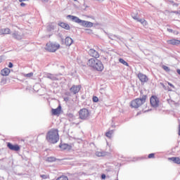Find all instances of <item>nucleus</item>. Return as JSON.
<instances>
[{"instance_id": "nucleus-10", "label": "nucleus", "mask_w": 180, "mask_h": 180, "mask_svg": "<svg viewBox=\"0 0 180 180\" xmlns=\"http://www.w3.org/2000/svg\"><path fill=\"white\" fill-rule=\"evenodd\" d=\"M46 78H49V79H51V81H58L60 79L58 75H53L50 73L46 75Z\"/></svg>"}, {"instance_id": "nucleus-27", "label": "nucleus", "mask_w": 180, "mask_h": 180, "mask_svg": "<svg viewBox=\"0 0 180 180\" xmlns=\"http://www.w3.org/2000/svg\"><path fill=\"white\" fill-rule=\"evenodd\" d=\"M22 75L25 78H32V77L33 76V72H30V73H27V74H23Z\"/></svg>"}, {"instance_id": "nucleus-11", "label": "nucleus", "mask_w": 180, "mask_h": 180, "mask_svg": "<svg viewBox=\"0 0 180 180\" xmlns=\"http://www.w3.org/2000/svg\"><path fill=\"white\" fill-rule=\"evenodd\" d=\"M89 54L91 56V57H94V58H99V53L95 49H89Z\"/></svg>"}, {"instance_id": "nucleus-13", "label": "nucleus", "mask_w": 180, "mask_h": 180, "mask_svg": "<svg viewBox=\"0 0 180 180\" xmlns=\"http://www.w3.org/2000/svg\"><path fill=\"white\" fill-rule=\"evenodd\" d=\"M98 60V59L96 58H91L88 60L87 62V65H89V67H91V68H95V64H96V61Z\"/></svg>"}, {"instance_id": "nucleus-5", "label": "nucleus", "mask_w": 180, "mask_h": 180, "mask_svg": "<svg viewBox=\"0 0 180 180\" xmlns=\"http://www.w3.org/2000/svg\"><path fill=\"white\" fill-rule=\"evenodd\" d=\"M131 18L136 20V22H139L143 26H147V21L143 18H139V12L137 11H133L131 13Z\"/></svg>"}, {"instance_id": "nucleus-8", "label": "nucleus", "mask_w": 180, "mask_h": 180, "mask_svg": "<svg viewBox=\"0 0 180 180\" xmlns=\"http://www.w3.org/2000/svg\"><path fill=\"white\" fill-rule=\"evenodd\" d=\"M96 64L94 66V70H96V71H103V64L102 63V62L99 60L97 59V60H96Z\"/></svg>"}, {"instance_id": "nucleus-48", "label": "nucleus", "mask_w": 180, "mask_h": 180, "mask_svg": "<svg viewBox=\"0 0 180 180\" xmlns=\"http://www.w3.org/2000/svg\"><path fill=\"white\" fill-rule=\"evenodd\" d=\"M26 0H19V2H25Z\"/></svg>"}, {"instance_id": "nucleus-46", "label": "nucleus", "mask_w": 180, "mask_h": 180, "mask_svg": "<svg viewBox=\"0 0 180 180\" xmlns=\"http://www.w3.org/2000/svg\"><path fill=\"white\" fill-rule=\"evenodd\" d=\"M96 1H98V2H103V1L105 0H96Z\"/></svg>"}, {"instance_id": "nucleus-18", "label": "nucleus", "mask_w": 180, "mask_h": 180, "mask_svg": "<svg viewBox=\"0 0 180 180\" xmlns=\"http://www.w3.org/2000/svg\"><path fill=\"white\" fill-rule=\"evenodd\" d=\"M61 113V105H58L56 109H52V115L57 116Z\"/></svg>"}, {"instance_id": "nucleus-33", "label": "nucleus", "mask_w": 180, "mask_h": 180, "mask_svg": "<svg viewBox=\"0 0 180 180\" xmlns=\"http://www.w3.org/2000/svg\"><path fill=\"white\" fill-rule=\"evenodd\" d=\"M162 68L163 70H165V71H167V72L170 71L169 68H168L167 66L163 65Z\"/></svg>"}, {"instance_id": "nucleus-6", "label": "nucleus", "mask_w": 180, "mask_h": 180, "mask_svg": "<svg viewBox=\"0 0 180 180\" xmlns=\"http://www.w3.org/2000/svg\"><path fill=\"white\" fill-rule=\"evenodd\" d=\"M160 104V100L155 96H153L150 98V105L153 108H158V105Z\"/></svg>"}, {"instance_id": "nucleus-3", "label": "nucleus", "mask_w": 180, "mask_h": 180, "mask_svg": "<svg viewBox=\"0 0 180 180\" xmlns=\"http://www.w3.org/2000/svg\"><path fill=\"white\" fill-rule=\"evenodd\" d=\"M91 116V112L86 108H82L79 111V119L82 120H88Z\"/></svg>"}, {"instance_id": "nucleus-19", "label": "nucleus", "mask_w": 180, "mask_h": 180, "mask_svg": "<svg viewBox=\"0 0 180 180\" xmlns=\"http://www.w3.org/2000/svg\"><path fill=\"white\" fill-rule=\"evenodd\" d=\"M58 26H60V27H63V29H65V30H70V25L65 22H59Z\"/></svg>"}, {"instance_id": "nucleus-36", "label": "nucleus", "mask_w": 180, "mask_h": 180, "mask_svg": "<svg viewBox=\"0 0 180 180\" xmlns=\"http://www.w3.org/2000/svg\"><path fill=\"white\" fill-rule=\"evenodd\" d=\"M154 153H150L148 155V158H154Z\"/></svg>"}, {"instance_id": "nucleus-1", "label": "nucleus", "mask_w": 180, "mask_h": 180, "mask_svg": "<svg viewBox=\"0 0 180 180\" xmlns=\"http://www.w3.org/2000/svg\"><path fill=\"white\" fill-rule=\"evenodd\" d=\"M46 140L49 143H52V144H56L60 140V136H58V130L51 129L46 134Z\"/></svg>"}, {"instance_id": "nucleus-29", "label": "nucleus", "mask_w": 180, "mask_h": 180, "mask_svg": "<svg viewBox=\"0 0 180 180\" xmlns=\"http://www.w3.org/2000/svg\"><path fill=\"white\" fill-rule=\"evenodd\" d=\"M96 155L97 157H103V155H105V153L103 152H96Z\"/></svg>"}, {"instance_id": "nucleus-7", "label": "nucleus", "mask_w": 180, "mask_h": 180, "mask_svg": "<svg viewBox=\"0 0 180 180\" xmlns=\"http://www.w3.org/2000/svg\"><path fill=\"white\" fill-rule=\"evenodd\" d=\"M67 18L68 19H70V20H72V22H75V23H77L78 25H80L82 23V20L79 19V18L75 16V15H68L67 16Z\"/></svg>"}, {"instance_id": "nucleus-44", "label": "nucleus", "mask_w": 180, "mask_h": 180, "mask_svg": "<svg viewBox=\"0 0 180 180\" xmlns=\"http://www.w3.org/2000/svg\"><path fill=\"white\" fill-rule=\"evenodd\" d=\"M176 72H177V74H179V75H180V70L178 69V70H176Z\"/></svg>"}, {"instance_id": "nucleus-4", "label": "nucleus", "mask_w": 180, "mask_h": 180, "mask_svg": "<svg viewBox=\"0 0 180 180\" xmlns=\"http://www.w3.org/2000/svg\"><path fill=\"white\" fill-rule=\"evenodd\" d=\"M45 49L48 51L55 53V51H57V50L60 49V44L49 42L46 44Z\"/></svg>"}, {"instance_id": "nucleus-22", "label": "nucleus", "mask_w": 180, "mask_h": 180, "mask_svg": "<svg viewBox=\"0 0 180 180\" xmlns=\"http://www.w3.org/2000/svg\"><path fill=\"white\" fill-rule=\"evenodd\" d=\"M73 40L71 37H68L65 38V44H66L67 46H71V44H72L73 43Z\"/></svg>"}, {"instance_id": "nucleus-30", "label": "nucleus", "mask_w": 180, "mask_h": 180, "mask_svg": "<svg viewBox=\"0 0 180 180\" xmlns=\"http://www.w3.org/2000/svg\"><path fill=\"white\" fill-rule=\"evenodd\" d=\"M56 180H68V177H67V176H62L58 177Z\"/></svg>"}, {"instance_id": "nucleus-45", "label": "nucleus", "mask_w": 180, "mask_h": 180, "mask_svg": "<svg viewBox=\"0 0 180 180\" xmlns=\"http://www.w3.org/2000/svg\"><path fill=\"white\" fill-rule=\"evenodd\" d=\"M173 13L178 14V13H179V11H173Z\"/></svg>"}, {"instance_id": "nucleus-25", "label": "nucleus", "mask_w": 180, "mask_h": 180, "mask_svg": "<svg viewBox=\"0 0 180 180\" xmlns=\"http://www.w3.org/2000/svg\"><path fill=\"white\" fill-rule=\"evenodd\" d=\"M59 147L60 148H61V150H67V148H68L70 146H68V144H66V143H63L60 145Z\"/></svg>"}, {"instance_id": "nucleus-16", "label": "nucleus", "mask_w": 180, "mask_h": 180, "mask_svg": "<svg viewBox=\"0 0 180 180\" xmlns=\"http://www.w3.org/2000/svg\"><path fill=\"white\" fill-rule=\"evenodd\" d=\"M12 36L13 39H15L16 40H22V36L19 33L18 31H15L13 34Z\"/></svg>"}, {"instance_id": "nucleus-2", "label": "nucleus", "mask_w": 180, "mask_h": 180, "mask_svg": "<svg viewBox=\"0 0 180 180\" xmlns=\"http://www.w3.org/2000/svg\"><path fill=\"white\" fill-rule=\"evenodd\" d=\"M146 99H147V96L144 95L142 96L141 98H136L131 102V108H134L135 109H137L138 108H140L143 103H146Z\"/></svg>"}, {"instance_id": "nucleus-24", "label": "nucleus", "mask_w": 180, "mask_h": 180, "mask_svg": "<svg viewBox=\"0 0 180 180\" xmlns=\"http://www.w3.org/2000/svg\"><path fill=\"white\" fill-rule=\"evenodd\" d=\"M1 34H9L11 30L9 28H4L1 30Z\"/></svg>"}, {"instance_id": "nucleus-34", "label": "nucleus", "mask_w": 180, "mask_h": 180, "mask_svg": "<svg viewBox=\"0 0 180 180\" xmlns=\"http://www.w3.org/2000/svg\"><path fill=\"white\" fill-rule=\"evenodd\" d=\"M98 101H99V98L98 97L93 96V102L96 103V102H98Z\"/></svg>"}, {"instance_id": "nucleus-9", "label": "nucleus", "mask_w": 180, "mask_h": 180, "mask_svg": "<svg viewBox=\"0 0 180 180\" xmlns=\"http://www.w3.org/2000/svg\"><path fill=\"white\" fill-rule=\"evenodd\" d=\"M7 147L9 150H11V151H19L20 150L19 145H13L9 142L7 143Z\"/></svg>"}, {"instance_id": "nucleus-47", "label": "nucleus", "mask_w": 180, "mask_h": 180, "mask_svg": "<svg viewBox=\"0 0 180 180\" xmlns=\"http://www.w3.org/2000/svg\"><path fill=\"white\" fill-rule=\"evenodd\" d=\"M179 136H180V125L179 127Z\"/></svg>"}, {"instance_id": "nucleus-15", "label": "nucleus", "mask_w": 180, "mask_h": 180, "mask_svg": "<svg viewBox=\"0 0 180 180\" xmlns=\"http://www.w3.org/2000/svg\"><path fill=\"white\" fill-rule=\"evenodd\" d=\"M80 26H83V27H92V26H94V23L89 21L82 20Z\"/></svg>"}, {"instance_id": "nucleus-37", "label": "nucleus", "mask_w": 180, "mask_h": 180, "mask_svg": "<svg viewBox=\"0 0 180 180\" xmlns=\"http://www.w3.org/2000/svg\"><path fill=\"white\" fill-rule=\"evenodd\" d=\"M13 67V63H8V68H12Z\"/></svg>"}, {"instance_id": "nucleus-31", "label": "nucleus", "mask_w": 180, "mask_h": 180, "mask_svg": "<svg viewBox=\"0 0 180 180\" xmlns=\"http://www.w3.org/2000/svg\"><path fill=\"white\" fill-rule=\"evenodd\" d=\"M112 131H109L106 132L105 134L106 137H108L109 139H110V137H112Z\"/></svg>"}, {"instance_id": "nucleus-20", "label": "nucleus", "mask_w": 180, "mask_h": 180, "mask_svg": "<svg viewBox=\"0 0 180 180\" xmlns=\"http://www.w3.org/2000/svg\"><path fill=\"white\" fill-rule=\"evenodd\" d=\"M168 44H172L173 46H178L180 44V41L177 39H171L167 41Z\"/></svg>"}, {"instance_id": "nucleus-26", "label": "nucleus", "mask_w": 180, "mask_h": 180, "mask_svg": "<svg viewBox=\"0 0 180 180\" xmlns=\"http://www.w3.org/2000/svg\"><path fill=\"white\" fill-rule=\"evenodd\" d=\"M119 61L120 63H121V64H123V65H126L127 67H129V63H127V62L124 60L123 58H120Z\"/></svg>"}, {"instance_id": "nucleus-49", "label": "nucleus", "mask_w": 180, "mask_h": 180, "mask_svg": "<svg viewBox=\"0 0 180 180\" xmlns=\"http://www.w3.org/2000/svg\"><path fill=\"white\" fill-rule=\"evenodd\" d=\"M2 61V56H0V63H1Z\"/></svg>"}, {"instance_id": "nucleus-50", "label": "nucleus", "mask_w": 180, "mask_h": 180, "mask_svg": "<svg viewBox=\"0 0 180 180\" xmlns=\"http://www.w3.org/2000/svg\"><path fill=\"white\" fill-rule=\"evenodd\" d=\"M44 2H47L49 0H42Z\"/></svg>"}, {"instance_id": "nucleus-40", "label": "nucleus", "mask_w": 180, "mask_h": 180, "mask_svg": "<svg viewBox=\"0 0 180 180\" xmlns=\"http://www.w3.org/2000/svg\"><path fill=\"white\" fill-rule=\"evenodd\" d=\"M101 178H102L103 179H106V175L102 174V175H101Z\"/></svg>"}, {"instance_id": "nucleus-39", "label": "nucleus", "mask_w": 180, "mask_h": 180, "mask_svg": "<svg viewBox=\"0 0 180 180\" xmlns=\"http://www.w3.org/2000/svg\"><path fill=\"white\" fill-rule=\"evenodd\" d=\"M165 91H172V89L167 86V87H166Z\"/></svg>"}, {"instance_id": "nucleus-42", "label": "nucleus", "mask_w": 180, "mask_h": 180, "mask_svg": "<svg viewBox=\"0 0 180 180\" xmlns=\"http://www.w3.org/2000/svg\"><path fill=\"white\" fill-rule=\"evenodd\" d=\"M20 6H22V7H23V6H26V4H25V3H21V4H20Z\"/></svg>"}, {"instance_id": "nucleus-17", "label": "nucleus", "mask_w": 180, "mask_h": 180, "mask_svg": "<svg viewBox=\"0 0 180 180\" xmlns=\"http://www.w3.org/2000/svg\"><path fill=\"white\" fill-rule=\"evenodd\" d=\"M1 74L3 77H8L11 74V70L8 68H6L1 71Z\"/></svg>"}, {"instance_id": "nucleus-35", "label": "nucleus", "mask_w": 180, "mask_h": 180, "mask_svg": "<svg viewBox=\"0 0 180 180\" xmlns=\"http://www.w3.org/2000/svg\"><path fill=\"white\" fill-rule=\"evenodd\" d=\"M167 84L171 86L172 88H173V89H175V86H174V84L169 83V82H167Z\"/></svg>"}, {"instance_id": "nucleus-28", "label": "nucleus", "mask_w": 180, "mask_h": 180, "mask_svg": "<svg viewBox=\"0 0 180 180\" xmlns=\"http://www.w3.org/2000/svg\"><path fill=\"white\" fill-rule=\"evenodd\" d=\"M46 161H48V162H54V161H56V158L49 157L47 158Z\"/></svg>"}, {"instance_id": "nucleus-12", "label": "nucleus", "mask_w": 180, "mask_h": 180, "mask_svg": "<svg viewBox=\"0 0 180 180\" xmlns=\"http://www.w3.org/2000/svg\"><path fill=\"white\" fill-rule=\"evenodd\" d=\"M138 78L139 79L141 82H147V81H148V77H147V75L143 73H139Z\"/></svg>"}, {"instance_id": "nucleus-32", "label": "nucleus", "mask_w": 180, "mask_h": 180, "mask_svg": "<svg viewBox=\"0 0 180 180\" xmlns=\"http://www.w3.org/2000/svg\"><path fill=\"white\" fill-rule=\"evenodd\" d=\"M40 177L42 178V179H47V178H49V175H47V174H41Z\"/></svg>"}, {"instance_id": "nucleus-23", "label": "nucleus", "mask_w": 180, "mask_h": 180, "mask_svg": "<svg viewBox=\"0 0 180 180\" xmlns=\"http://www.w3.org/2000/svg\"><path fill=\"white\" fill-rule=\"evenodd\" d=\"M169 160L170 161H172L173 162H174V164H180V158H169Z\"/></svg>"}, {"instance_id": "nucleus-43", "label": "nucleus", "mask_w": 180, "mask_h": 180, "mask_svg": "<svg viewBox=\"0 0 180 180\" xmlns=\"http://www.w3.org/2000/svg\"><path fill=\"white\" fill-rule=\"evenodd\" d=\"M162 84V88H164V89H167V86H165V85H164V84Z\"/></svg>"}, {"instance_id": "nucleus-38", "label": "nucleus", "mask_w": 180, "mask_h": 180, "mask_svg": "<svg viewBox=\"0 0 180 180\" xmlns=\"http://www.w3.org/2000/svg\"><path fill=\"white\" fill-rule=\"evenodd\" d=\"M165 91H172V89L167 86V87H166Z\"/></svg>"}, {"instance_id": "nucleus-14", "label": "nucleus", "mask_w": 180, "mask_h": 180, "mask_svg": "<svg viewBox=\"0 0 180 180\" xmlns=\"http://www.w3.org/2000/svg\"><path fill=\"white\" fill-rule=\"evenodd\" d=\"M70 91L75 95L76 94H78L79 91H81V86L74 85L70 88Z\"/></svg>"}, {"instance_id": "nucleus-21", "label": "nucleus", "mask_w": 180, "mask_h": 180, "mask_svg": "<svg viewBox=\"0 0 180 180\" xmlns=\"http://www.w3.org/2000/svg\"><path fill=\"white\" fill-rule=\"evenodd\" d=\"M109 39H110V40H115V41H117V40H122V39L115 34H107Z\"/></svg>"}, {"instance_id": "nucleus-51", "label": "nucleus", "mask_w": 180, "mask_h": 180, "mask_svg": "<svg viewBox=\"0 0 180 180\" xmlns=\"http://www.w3.org/2000/svg\"><path fill=\"white\" fill-rule=\"evenodd\" d=\"M74 1H77V0H74Z\"/></svg>"}, {"instance_id": "nucleus-41", "label": "nucleus", "mask_w": 180, "mask_h": 180, "mask_svg": "<svg viewBox=\"0 0 180 180\" xmlns=\"http://www.w3.org/2000/svg\"><path fill=\"white\" fill-rule=\"evenodd\" d=\"M167 31L169 32V33H172L173 30L172 29L167 28Z\"/></svg>"}]
</instances>
